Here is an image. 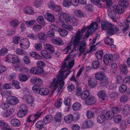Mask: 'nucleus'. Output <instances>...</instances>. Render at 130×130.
Wrapping results in <instances>:
<instances>
[{
    "mask_svg": "<svg viewBox=\"0 0 130 130\" xmlns=\"http://www.w3.org/2000/svg\"><path fill=\"white\" fill-rule=\"evenodd\" d=\"M62 66L59 71V73L57 75V78H54L52 80L51 85L54 90L56 89L58 87V91L60 92L61 90L62 89V87L64 84V82L63 81L69 75L71 72L70 69L68 67L62 64Z\"/></svg>",
    "mask_w": 130,
    "mask_h": 130,
    "instance_id": "1",
    "label": "nucleus"
},
{
    "mask_svg": "<svg viewBox=\"0 0 130 130\" xmlns=\"http://www.w3.org/2000/svg\"><path fill=\"white\" fill-rule=\"evenodd\" d=\"M82 37V34L79 31L76 34L74 38L73 44L74 49L76 50L79 47V51L80 52L79 55L82 54V53L85 51L86 45V43L84 40H80V39Z\"/></svg>",
    "mask_w": 130,
    "mask_h": 130,
    "instance_id": "2",
    "label": "nucleus"
},
{
    "mask_svg": "<svg viewBox=\"0 0 130 130\" xmlns=\"http://www.w3.org/2000/svg\"><path fill=\"white\" fill-rule=\"evenodd\" d=\"M128 5L126 0H120L119 2V5L113 6V11L115 13L121 14L124 12V8Z\"/></svg>",
    "mask_w": 130,
    "mask_h": 130,
    "instance_id": "3",
    "label": "nucleus"
},
{
    "mask_svg": "<svg viewBox=\"0 0 130 130\" xmlns=\"http://www.w3.org/2000/svg\"><path fill=\"white\" fill-rule=\"evenodd\" d=\"M73 53L72 52H71L69 55L66 58L64 61L62 63V64L68 67L69 69H71L73 67L74 63L75 61L74 59L71 61V59L73 58L75 55V54Z\"/></svg>",
    "mask_w": 130,
    "mask_h": 130,
    "instance_id": "4",
    "label": "nucleus"
},
{
    "mask_svg": "<svg viewBox=\"0 0 130 130\" xmlns=\"http://www.w3.org/2000/svg\"><path fill=\"white\" fill-rule=\"evenodd\" d=\"M65 20L67 23L71 26H77L78 24L77 19L68 16L65 17Z\"/></svg>",
    "mask_w": 130,
    "mask_h": 130,
    "instance_id": "5",
    "label": "nucleus"
},
{
    "mask_svg": "<svg viewBox=\"0 0 130 130\" xmlns=\"http://www.w3.org/2000/svg\"><path fill=\"white\" fill-rule=\"evenodd\" d=\"M113 56L111 54H108L105 55L103 58L105 64L107 66L110 65L113 60Z\"/></svg>",
    "mask_w": 130,
    "mask_h": 130,
    "instance_id": "6",
    "label": "nucleus"
},
{
    "mask_svg": "<svg viewBox=\"0 0 130 130\" xmlns=\"http://www.w3.org/2000/svg\"><path fill=\"white\" fill-rule=\"evenodd\" d=\"M30 45V42L28 39L25 38L21 40L20 46L21 48L27 50L29 47Z\"/></svg>",
    "mask_w": 130,
    "mask_h": 130,
    "instance_id": "7",
    "label": "nucleus"
},
{
    "mask_svg": "<svg viewBox=\"0 0 130 130\" xmlns=\"http://www.w3.org/2000/svg\"><path fill=\"white\" fill-rule=\"evenodd\" d=\"M101 28L103 30H107L112 27L113 28H116L115 26L108 22H101Z\"/></svg>",
    "mask_w": 130,
    "mask_h": 130,
    "instance_id": "8",
    "label": "nucleus"
},
{
    "mask_svg": "<svg viewBox=\"0 0 130 130\" xmlns=\"http://www.w3.org/2000/svg\"><path fill=\"white\" fill-rule=\"evenodd\" d=\"M30 72L34 74H40L43 72V69L41 67H34L30 70Z\"/></svg>",
    "mask_w": 130,
    "mask_h": 130,
    "instance_id": "9",
    "label": "nucleus"
},
{
    "mask_svg": "<svg viewBox=\"0 0 130 130\" xmlns=\"http://www.w3.org/2000/svg\"><path fill=\"white\" fill-rule=\"evenodd\" d=\"M7 102L9 104L15 105L17 104L19 102L18 99L16 97L11 96L9 99H7Z\"/></svg>",
    "mask_w": 130,
    "mask_h": 130,
    "instance_id": "10",
    "label": "nucleus"
},
{
    "mask_svg": "<svg viewBox=\"0 0 130 130\" xmlns=\"http://www.w3.org/2000/svg\"><path fill=\"white\" fill-rule=\"evenodd\" d=\"M96 101V99L94 97L91 96L89 97L85 100V103L87 105H91L94 103Z\"/></svg>",
    "mask_w": 130,
    "mask_h": 130,
    "instance_id": "11",
    "label": "nucleus"
},
{
    "mask_svg": "<svg viewBox=\"0 0 130 130\" xmlns=\"http://www.w3.org/2000/svg\"><path fill=\"white\" fill-rule=\"evenodd\" d=\"M45 18L48 21L51 22H54L55 18L54 15L52 13L47 12L44 15Z\"/></svg>",
    "mask_w": 130,
    "mask_h": 130,
    "instance_id": "12",
    "label": "nucleus"
},
{
    "mask_svg": "<svg viewBox=\"0 0 130 130\" xmlns=\"http://www.w3.org/2000/svg\"><path fill=\"white\" fill-rule=\"evenodd\" d=\"M116 28H113L112 27H110L108 29L107 31H106V33L107 35L111 36L113 35L115 33V30L118 31L119 30L118 28L115 26Z\"/></svg>",
    "mask_w": 130,
    "mask_h": 130,
    "instance_id": "13",
    "label": "nucleus"
},
{
    "mask_svg": "<svg viewBox=\"0 0 130 130\" xmlns=\"http://www.w3.org/2000/svg\"><path fill=\"white\" fill-rule=\"evenodd\" d=\"M98 27L97 22H92L90 26H87L89 29L91 30L92 32L95 31Z\"/></svg>",
    "mask_w": 130,
    "mask_h": 130,
    "instance_id": "14",
    "label": "nucleus"
},
{
    "mask_svg": "<svg viewBox=\"0 0 130 130\" xmlns=\"http://www.w3.org/2000/svg\"><path fill=\"white\" fill-rule=\"evenodd\" d=\"M49 93L48 89L46 88H41L39 90V93L42 95H47Z\"/></svg>",
    "mask_w": 130,
    "mask_h": 130,
    "instance_id": "15",
    "label": "nucleus"
},
{
    "mask_svg": "<svg viewBox=\"0 0 130 130\" xmlns=\"http://www.w3.org/2000/svg\"><path fill=\"white\" fill-rule=\"evenodd\" d=\"M52 43L56 45H61L63 44V41L61 38L58 37L52 40Z\"/></svg>",
    "mask_w": 130,
    "mask_h": 130,
    "instance_id": "16",
    "label": "nucleus"
},
{
    "mask_svg": "<svg viewBox=\"0 0 130 130\" xmlns=\"http://www.w3.org/2000/svg\"><path fill=\"white\" fill-rule=\"evenodd\" d=\"M27 112V109H21L20 110L17 114V116L20 118L24 117L26 114Z\"/></svg>",
    "mask_w": 130,
    "mask_h": 130,
    "instance_id": "17",
    "label": "nucleus"
},
{
    "mask_svg": "<svg viewBox=\"0 0 130 130\" xmlns=\"http://www.w3.org/2000/svg\"><path fill=\"white\" fill-rule=\"evenodd\" d=\"M106 118L105 114H102L99 115L97 118V121L100 123H103Z\"/></svg>",
    "mask_w": 130,
    "mask_h": 130,
    "instance_id": "18",
    "label": "nucleus"
},
{
    "mask_svg": "<svg viewBox=\"0 0 130 130\" xmlns=\"http://www.w3.org/2000/svg\"><path fill=\"white\" fill-rule=\"evenodd\" d=\"M52 116L51 115H47L44 118L43 122L44 124H48L51 122L52 119Z\"/></svg>",
    "mask_w": 130,
    "mask_h": 130,
    "instance_id": "19",
    "label": "nucleus"
},
{
    "mask_svg": "<svg viewBox=\"0 0 130 130\" xmlns=\"http://www.w3.org/2000/svg\"><path fill=\"white\" fill-rule=\"evenodd\" d=\"M98 96L102 100L105 99L106 95L105 91L103 90L99 91L98 92Z\"/></svg>",
    "mask_w": 130,
    "mask_h": 130,
    "instance_id": "20",
    "label": "nucleus"
},
{
    "mask_svg": "<svg viewBox=\"0 0 130 130\" xmlns=\"http://www.w3.org/2000/svg\"><path fill=\"white\" fill-rule=\"evenodd\" d=\"M122 112L124 115L126 116L129 115L130 114V107L127 105H126L124 107Z\"/></svg>",
    "mask_w": 130,
    "mask_h": 130,
    "instance_id": "21",
    "label": "nucleus"
},
{
    "mask_svg": "<svg viewBox=\"0 0 130 130\" xmlns=\"http://www.w3.org/2000/svg\"><path fill=\"white\" fill-rule=\"evenodd\" d=\"M126 22L127 23H124L121 26V27H123L122 29V30L124 32L126 31L129 27V25L128 23H129L130 22V19H129L127 18L126 20Z\"/></svg>",
    "mask_w": 130,
    "mask_h": 130,
    "instance_id": "22",
    "label": "nucleus"
},
{
    "mask_svg": "<svg viewBox=\"0 0 130 130\" xmlns=\"http://www.w3.org/2000/svg\"><path fill=\"white\" fill-rule=\"evenodd\" d=\"M23 99L25 100L29 104L32 103L34 101L33 98L32 96L29 95H26L23 97Z\"/></svg>",
    "mask_w": 130,
    "mask_h": 130,
    "instance_id": "23",
    "label": "nucleus"
},
{
    "mask_svg": "<svg viewBox=\"0 0 130 130\" xmlns=\"http://www.w3.org/2000/svg\"><path fill=\"white\" fill-rule=\"evenodd\" d=\"M24 12L26 14L32 15L34 13V11L33 10L31 7L27 6L24 9Z\"/></svg>",
    "mask_w": 130,
    "mask_h": 130,
    "instance_id": "24",
    "label": "nucleus"
},
{
    "mask_svg": "<svg viewBox=\"0 0 130 130\" xmlns=\"http://www.w3.org/2000/svg\"><path fill=\"white\" fill-rule=\"evenodd\" d=\"M29 55L31 57L34 58L36 59L40 60L42 59V57L38 53L35 52H31L29 53Z\"/></svg>",
    "mask_w": 130,
    "mask_h": 130,
    "instance_id": "25",
    "label": "nucleus"
},
{
    "mask_svg": "<svg viewBox=\"0 0 130 130\" xmlns=\"http://www.w3.org/2000/svg\"><path fill=\"white\" fill-rule=\"evenodd\" d=\"M90 94V92L88 90L84 91L81 95V98L82 99L85 100L88 98Z\"/></svg>",
    "mask_w": 130,
    "mask_h": 130,
    "instance_id": "26",
    "label": "nucleus"
},
{
    "mask_svg": "<svg viewBox=\"0 0 130 130\" xmlns=\"http://www.w3.org/2000/svg\"><path fill=\"white\" fill-rule=\"evenodd\" d=\"M10 123L13 126L18 127L20 125V122L18 119H13L11 120Z\"/></svg>",
    "mask_w": 130,
    "mask_h": 130,
    "instance_id": "27",
    "label": "nucleus"
},
{
    "mask_svg": "<svg viewBox=\"0 0 130 130\" xmlns=\"http://www.w3.org/2000/svg\"><path fill=\"white\" fill-rule=\"evenodd\" d=\"M73 117L71 114H69L65 116L64 120L67 123H70L73 121Z\"/></svg>",
    "mask_w": 130,
    "mask_h": 130,
    "instance_id": "28",
    "label": "nucleus"
},
{
    "mask_svg": "<svg viewBox=\"0 0 130 130\" xmlns=\"http://www.w3.org/2000/svg\"><path fill=\"white\" fill-rule=\"evenodd\" d=\"M106 76L103 73L101 72H98L95 74L96 78L98 80H101Z\"/></svg>",
    "mask_w": 130,
    "mask_h": 130,
    "instance_id": "29",
    "label": "nucleus"
},
{
    "mask_svg": "<svg viewBox=\"0 0 130 130\" xmlns=\"http://www.w3.org/2000/svg\"><path fill=\"white\" fill-rule=\"evenodd\" d=\"M40 53L41 55L43 57L46 59H48L51 57L50 53L46 51L43 50L41 51Z\"/></svg>",
    "mask_w": 130,
    "mask_h": 130,
    "instance_id": "30",
    "label": "nucleus"
},
{
    "mask_svg": "<svg viewBox=\"0 0 130 130\" xmlns=\"http://www.w3.org/2000/svg\"><path fill=\"white\" fill-rule=\"evenodd\" d=\"M108 77L106 76L101 80L100 84L102 87H104L107 86L108 84Z\"/></svg>",
    "mask_w": 130,
    "mask_h": 130,
    "instance_id": "31",
    "label": "nucleus"
},
{
    "mask_svg": "<svg viewBox=\"0 0 130 130\" xmlns=\"http://www.w3.org/2000/svg\"><path fill=\"white\" fill-rule=\"evenodd\" d=\"M44 47L46 49L50 50L51 54H53L55 51L54 47L51 45L48 44H46L44 45Z\"/></svg>",
    "mask_w": 130,
    "mask_h": 130,
    "instance_id": "32",
    "label": "nucleus"
},
{
    "mask_svg": "<svg viewBox=\"0 0 130 130\" xmlns=\"http://www.w3.org/2000/svg\"><path fill=\"white\" fill-rule=\"evenodd\" d=\"M92 122L90 121H84L82 124V127L84 129L90 127L92 125Z\"/></svg>",
    "mask_w": 130,
    "mask_h": 130,
    "instance_id": "33",
    "label": "nucleus"
},
{
    "mask_svg": "<svg viewBox=\"0 0 130 130\" xmlns=\"http://www.w3.org/2000/svg\"><path fill=\"white\" fill-rule=\"evenodd\" d=\"M102 2L105 3L106 6L105 7L106 8H109L112 6V3L111 0H101Z\"/></svg>",
    "mask_w": 130,
    "mask_h": 130,
    "instance_id": "34",
    "label": "nucleus"
},
{
    "mask_svg": "<svg viewBox=\"0 0 130 130\" xmlns=\"http://www.w3.org/2000/svg\"><path fill=\"white\" fill-rule=\"evenodd\" d=\"M58 31L60 35L62 36H67L68 34V31L66 30L61 28H59L58 30Z\"/></svg>",
    "mask_w": 130,
    "mask_h": 130,
    "instance_id": "35",
    "label": "nucleus"
},
{
    "mask_svg": "<svg viewBox=\"0 0 130 130\" xmlns=\"http://www.w3.org/2000/svg\"><path fill=\"white\" fill-rule=\"evenodd\" d=\"M120 70L122 74H126L127 72V70L126 69V65H121L120 66Z\"/></svg>",
    "mask_w": 130,
    "mask_h": 130,
    "instance_id": "36",
    "label": "nucleus"
},
{
    "mask_svg": "<svg viewBox=\"0 0 130 130\" xmlns=\"http://www.w3.org/2000/svg\"><path fill=\"white\" fill-rule=\"evenodd\" d=\"M21 60L17 56L14 55L13 57V58L10 62L14 64L17 63H19L20 62Z\"/></svg>",
    "mask_w": 130,
    "mask_h": 130,
    "instance_id": "37",
    "label": "nucleus"
},
{
    "mask_svg": "<svg viewBox=\"0 0 130 130\" xmlns=\"http://www.w3.org/2000/svg\"><path fill=\"white\" fill-rule=\"evenodd\" d=\"M106 117L107 119H112L114 116L115 114L112 111H109L106 114H105Z\"/></svg>",
    "mask_w": 130,
    "mask_h": 130,
    "instance_id": "38",
    "label": "nucleus"
},
{
    "mask_svg": "<svg viewBox=\"0 0 130 130\" xmlns=\"http://www.w3.org/2000/svg\"><path fill=\"white\" fill-rule=\"evenodd\" d=\"M81 104L78 103H74L72 106V108L74 111H76L79 110L81 107Z\"/></svg>",
    "mask_w": 130,
    "mask_h": 130,
    "instance_id": "39",
    "label": "nucleus"
},
{
    "mask_svg": "<svg viewBox=\"0 0 130 130\" xmlns=\"http://www.w3.org/2000/svg\"><path fill=\"white\" fill-rule=\"evenodd\" d=\"M75 14L76 16L80 18H82L84 16L83 11L80 10H76L75 11Z\"/></svg>",
    "mask_w": 130,
    "mask_h": 130,
    "instance_id": "40",
    "label": "nucleus"
},
{
    "mask_svg": "<svg viewBox=\"0 0 130 130\" xmlns=\"http://www.w3.org/2000/svg\"><path fill=\"white\" fill-rule=\"evenodd\" d=\"M37 21L38 22L43 26H44L46 24L43 17L41 16H39L37 18Z\"/></svg>",
    "mask_w": 130,
    "mask_h": 130,
    "instance_id": "41",
    "label": "nucleus"
},
{
    "mask_svg": "<svg viewBox=\"0 0 130 130\" xmlns=\"http://www.w3.org/2000/svg\"><path fill=\"white\" fill-rule=\"evenodd\" d=\"M16 54L18 55H26V52L24 51L21 48H17L15 51Z\"/></svg>",
    "mask_w": 130,
    "mask_h": 130,
    "instance_id": "42",
    "label": "nucleus"
},
{
    "mask_svg": "<svg viewBox=\"0 0 130 130\" xmlns=\"http://www.w3.org/2000/svg\"><path fill=\"white\" fill-rule=\"evenodd\" d=\"M114 121L116 123L120 122L122 119L121 116L120 115H117L115 116L113 119Z\"/></svg>",
    "mask_w": 130,
    "mask_h": 130,
    "instance_id": "43",
    "label": "nucleus"
},
{
    "mask_svg": "<svg viewBox=\"0 0 130 130\" xmlns=\"http://www.w3.org/2000/svg\"><path fill=\"white\" fill-rule=\"evenodd\" d=\"M127 88V86L125 85H121L119 88V91L120 93H123L125 92Z\"/></svg>",
    "mask_w": 130,
    "mask_h": 130,
    "instance_id": "44",
    "label": "nucleus"
},
{
    "mask_svg": "<svg viewBox=\"0 0 130 130\" xmlns=\"http://www.w3.org/2000/svg\"><path fill=\"white\" fill-rule=\"evenodd\" d=\"M30 77V76L29 75H22L20 77V80L22 82L26 81Z\"/></svg>",
    "mask_w": 130,
    "mask_h": 130,
    "instance_id": "45",
    "label": "nucleus"
},
{
    "mask_svg": "<svg viewBox=\"0 0 130 130\" xmlns=\"http://www.w3.org/2000/svg\"><path fill=\"white\" fill-rule=\"evenodd\" d=\"M103 54V52L101 51H100L97 52L95 54V55L97 59L98 60L101 59Z\"/></svg>",
    "mask_w": 130,
    "mask_h": 130,
    "instance_id": "46",
    "label": "nucleus"
},
{
    "mask_svg": "<svg viewBox=\"0 0 130 130\" xmlns=\"http://www.w3.org/2000/svg\"><path fill=\"white\" fill-rule=\"evenodd\" d=\"M89 86L91 88L95 87L96 85V83L95 80L94 79H90L88 82Z\"/></svg>",
    "mask_w": 130,
    "mask_h": 130,
    "instance_id": "47",
    "label": "nucleus"
},
{
    "mask_svg": "<svg viewBox=\"0 0 130 130\" xmlns=\"http://www.w3.org/2000/svg\"><path fill=\"white\" fill-rule=\"evenodd\" d=\"M43 122L41 120L38 121L36 124L35 127L37 128L40 129L44 126Z\"/></svg>",
    "mask_w": 130,
    "mask_h": 130,
    "instance_id": "48",
    "label": "nucleus"
},
{
    "mask_svg": "<svg viewBox=\"0 0 130 130\" xmlns=\"http://www.w3.org/2000/svg\"><path fill=\"white\" fill-rule=\"evenodd\" d=\"M19 23V21L17 20H14L11 21L10 22V24L12 26L16 27L18 26Z\"/></svg>",
    "mask_w": 130,
    "mask_h": 130,
    "instance_id": "49",
    "label": "nucleus"
},
{
    "mask_svg": "<svg viewBox=\"0 0 130 130\" xmlns=\"http://www.w3.org/2000/svg\"><path fill=\"white\" fill-rule=\"evenodd\" d=\"M8 50L5 47H2L0 49V55L3 56L8 52Z\"/></svg>",
    "mask_w": 130,
    "mask_h": 130,
    "instance_id": "50",
    "label": "nucleus"
},
{
    "mask_svg": "<svg viewBox=\"0 0 130 130\" xmlns=\"http://www.w3.org/2000/svg\"><path fill=\"white\" fill-rule=\"evenodd\" d=\"M62 102V100L61 99H58L55 104V106L57 108H59L61 106Z\"/></svg>",
    "mask_w": 130,
    "mask_h": 130,
    "instance_id": "51",
    "label": "nucleus"
},
{
    "mask_svg": "<svg viewBox=\"0 0 130 130\" xmlns=\"http://www.w3.org/2000/svg\"><path fill=\"white\" fill-rule=\"evenodd\" d=\"M38 36L39 39L41 40H44L46 38L45 34L43 32L39 33L38 35Z\"/></svg>",
    "mask_w": 130,
    "mask_h": 130,
    "instance_id": "52",
    "label": "nucleus"
},
{
    "mask_svg": "<svg viewBox=\"0 0 130 130\" xmlns=\"http://www.w3.org/2000/svg\"><path fill=\"white\" fill-rule=\"evenodd\" d=\"M85 8L86 10L90 12L92 11L93 8L92 5L90 4L85 6Z\"/></svg>",
    "mask_w": 130,
    "mask_h": 130,
    "instance_id": "53",
    "label": "nucleus"
},
{
    "mask_svg": "<svg viewBox=\"0 0 130 130\" xmlns=\"http://www.w3.org/2000/svg\"><path fill=\"white\" fill-rule=\"evenodd\" d=\"M127 123L124 121H122L120 124V127L122 129H126L127 127Z\"/></svg>",
    "mask_w": 130,
    "mask_h": 130,
    "instance_id": "54",
    "label": "nucleus"
},
{
    "mask_svg": "<svg viewBox=\"0 0 130 130\" xmlns=\"http://www.w3.org/2000/svg\"><path fill=\"white\" fill-rule=\"evenodd\" d=\"M91 2L100 7L102 6V3L101 0H91Z\"/></svg>",
    "mask_w": 130,
    "mask_h": 130,
    "instance_id": "55",
    "label": "nucleus"
},
{
    "mask_svg": "<svg viewBox=\"0 0 130 130\" xmlns=\"http://www.w3.org/2000/svg\"><path fill=\"white\" fill-rule=\"evenodd\" d=\"M0 126H4L5 127L6 130H12L10 128L6 127L8 126V125L7 123L4 122L0 121Z\"/></svg>",
    "mask_w": 130,
    "mask_h": 130,
    "instance_id": "56",
    "label": "nucleus"
},
{
    "mask_svg": "<svg viewBox=\"0 0 130 130\" xmlns=\"http://www.w3.org/2000/svg\"><path fill=\"white\" fill-rule=\"evenodd\" d=\"M111 7L109 8H107V13L108 15H109L110 17H111L113 16L114 15H115L116 13H115L113 11H113L110 8Z\"/></svg>",
    "mask_w": 130,
    "mask_h": 130,
    "instance_id": "57",
    "label": "nucleus"
},
{
    "mask_svg": "<svg viewBox=\"0 0 130 130\" xmlns=\"http://www.w3.org/2000/svg\"><path fill=\"white\" fill-rule=\"evenodd\" d=\"M12 83L17 88L19 89L20 88L19 83L17 81L13 80L12 81Z\"/></svg>",
    "mask_w": 130,
    "mask_h": 130,
    "instance_id": "58",
    "label": "nucleus"
},
{
    "mask_svg": "<svg viewBox=\"0 0 130 130\" xmlns=\"http://www.w3.org/2000/svg\"><path fill=\"white\" fill-rule=\"evenodd\" d=\"M94 113L93 112L89 111L87 112V116L89 119H90L94 116Z\"/></svg>",
    "mask_w": 130,
    "mask_h": 130,
    "instance_id": "59",
    "label": "nucleus"
},
{
    "mask_svg": "<svg viewBox=\"0 0 130 130\" xmlns=\"http://www.w3.org/2000/svg\"><path fill=\"white\" fill-rule=\"evenodd\" d=\"M100 64L99 61L95 60L93 63L92 66L94 68L96 69L99 67Z\"/></svg>",
    "mask_w": 130,
    "mask_h": 130,
    "instance_id": "60",
    "label": "nucleus"
},
{
    "mask_svg": "<svg viewBox=\"0 0 130 130\" xmlns=\"http://www.w3.org/2000/svg\"><path fill=\"white\" fill-rule=\"evenodd\" d=\"M56 6L52 1L49 2L48 5V7L52 10L54 9Z\"/></svg>",
    "mask_w": 130,
    "mask_h": 130,
    "instance_id": "61",
    "label": "nucleus"
},
{
    "mask_svg": "<svg viewBox=\"0 0 130 130\" xmlns=\"http://www.w3.org/2000/svg\"><path fill=\"white\" fill-rule=\"evenodd\" d=\"M61 26L62 27L66 29H69L70 30H73V28L70 25H68L66 24H63Z\"/></svg>",
    "mask_w": 130,
    "mask_h": 130,
    "instance_id": "62",
    "label": "nucleus"
},
{
    "mask_svg": "<svg viewBox=\"0 0 130 130\" xmlns=\"http://www.w3.org/2000/svg\"><path fill=\"white\" fill-rule=\"evenodd\" d=\"M9 104L8 103H4L2 104L1 105V107L2 108L4 109H5L9 107Z\"/></svg>",
    "mask_w": 130,
    "mask_h": 130,
    "instance_id": "63",
    "label": "nucleus"
},
{
    "mask_svg": "<svg viewBox=\"0 0 130 130\" xmlns=\"http://www.w3.org/2000/svg\"><path fill=\"white\" fill-rule=\"evenodd\" d=\"M42 28L41 26L37 25L34 26L33 29L35 31H38L40 30Z\"/></svg>",
    "mask_w": 130,
    "mask_h": 130,
    "instance_id": "64",
    "label": "nucleus"
}]
</instances>
